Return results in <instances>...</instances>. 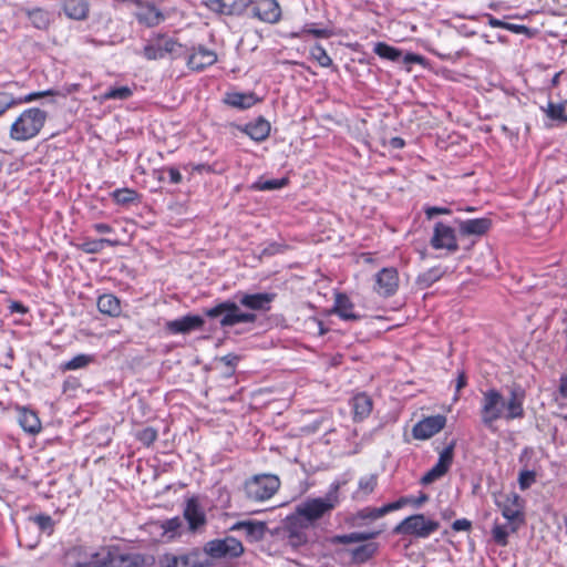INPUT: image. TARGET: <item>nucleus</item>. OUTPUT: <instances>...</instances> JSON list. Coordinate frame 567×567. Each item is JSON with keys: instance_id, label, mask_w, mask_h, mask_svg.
Wrapping results in <instances>:
<instances>
[{"instance_id": "f257e3e1", "label": "nucleus", "mask_w": 567, "mask_h": 567, "mask_svg": "<svg viewBox=\"0 0 567 567\" xmlns=\"http://www.w3.org/2000/svg\"><path fill=\"white\" fill-rule=\"evenodd\" d=\"M276 298L274 292H241L238 291L234 300L218 302L212 308L205 309L204 313L210 319L220 318L219 326L223 329L234 327L239 323H255L257 321L256 312H267L271 309V303Z\"/></svg>"}, {"instance_id": "f03ea898", "label": "nucleus", "mask_w": 567, "mask_h": 567, "mask_svg": "<svg viewBox=\"0 0 567 567\" xmlns=\"http://www.w3.org/2000/svg\"><path fill=\"white\" fill-rule=\"evenodd\" d=\"M525 391L519 385L509 390L508 398H505L497 389L492 388L482 393L481 399V422L487 429L498 420L506 422L523 419Z\"/></svg>"}, {"instance_id": "7ed1b4c3", "label": "nucleus", "mask_w": 567, "mask_h": 567, "mask_svg": "<svg viewBox=\"0 0 567 567\" xmlns=\"http://www.w3.org/2000/svg\"><path fill=\"white\" fill-rule=\"evenodd\" d=\"M343 483L334 481L330 484L323 497L308 498L296 507V514L308 526H313L319 519L330 516L340 504V489Z\"/></svg>"}, {"instance_id": "20e7f679", "label": "nucleus", "mask_w": 567, "mask_h": 567, "mask_svg": "<svg viewBox=\"0 0 567 567\" xmlns=\"http://www.w3.org/2000/svg\"><path fill=\"white\" fill-rule=\"evenodd\" d=\"M280 478L275 474H256L245 481L243 491L251 502L261 503L270 499L280 488Z\"/></svg>"}, {"instance_id": "39448f33", "label": "nucleus", "mask_w": 567, "mask_h": 567, "mask_svg": "<svg viewBox=\"0 0 567 567\" xmlns=\"http://www.w3.org/2000/svg\"><path fill=\"white\" fill-rule=\"evenodd\" d=\"M146 557L138 553L118 554L103 550L93 555L91 561L78 563L75 567H143Z\"/></svg>"}, {"instance_id": "423d86ee", "label": "nucleus", "mask_w": 567, "mask_h": 567, "mask_svg": "<svg viewBox=\"0 0 567 567\" xmlns=\"http://www.w3.org/2000/svg\"><path fill=\"white\" fill-rule=\"evenodd\" d=\"M440 523L424 514H413L401 520L394 528L393 533L402 536L426 539L437 532Z\"/></svg>"}, {"instance_id": "0eeeda50", "label": "nucleus", "mask_w": 567, "mask_h": 567, "mask_svg": "<svg viewBox=\"0 0 567 567\" xmlns=\"http://www.w3.org/2000/svg\"><path fill=\"white\" fill-rule=\"evenodd\" d=\"M309 528L310 526L301 520L296 514H291L286 517L280 532L286 544L293 549H298L308 543Z\"/></svg>"}, {"instance_id": "6e6552de", "label": "nucleus", "mask_w": 567, "mask_h": 567, "mask_svg": "<svg viewBox=\"0 0 567 567\" xmlns=\"http://www.w3.org/2000/svg\"><path fill=\"white\" fill-rule=\"evenodd\" d=\"M205 551L210 558H238L245 548L240 540L233 536L223 539H213L205 544Z\"/></svg>"}, {"instance_id": "1a4fd4ad", "label": "nucleus", "mask_w": 567, "mask_h": 567, "mask_svg": "<svg viewBox=\"0 0 567 567\" xmlns=\"http://www.w3.org/2000/svg\"><path fill=\"white\" fill-rule=\"evenodd\" d=\"M502 511V515L507 519L512 533H516L525 523L523 513V501L516 493L505 495L503 502L497 503Z\"/></svg>"}, {"instance_id": "9d476101", "label": "nucleus", "mask_w": 567, "mask_h": 567, "mask_svg": "<svg viewBox=\"0 0 567 567\" xmlns=\"http://www.w3.org/2000/svg\"><path fill=\"white\" fill-rule=\"evenodd\" d=\"M137 10L134 13L137 22L146 28H154L165 21L166 17L155 3L142 0H128Z\"/></svg>"}, {"instance_id": "9b49d317", "label": "nucleus", "mask_w": 567, "mask_h": 567, "mask_svg": "<svg viewBox=\"0 0 567 567\" xmlns=\"http://www.w3.org/2000/svg\"><path fill=\"white\" fill-rule=\"evenodd\" d=\"M430 244L434 249H446L449 252L458 250L455 229L442 221L435 223Z\"/></svg>"}, {"instance_id": "f8f14e48", "label": "nucleus", "mask_w": 567, "mask_h": 567, "mask_svg": "<svg viewBox=\"0 0 567 567\" xmlns=\"http://www.w3.org/2000/svg\"><path fill=\"white\" fill-rule=\"evenodd\" d=\"M252 18L266 23H277L281 19V8L277 0H251L249 7Z\"/></svg>"}, {"instance_id": "ddd939ff", "label": "nucleus", "mask_w": 567, "mask_h": 567, "mask_svg": "<svg viewBox=\"0 0 567 567\" xmlns=\"http://www.w3.org/2000/svg\"><path fill=\"white\" fill-rule=\"evenodd\" d=\"M11 137L27 141L35 136V107L25 110L11 125Z\"/></svg>"}, {"instance_id": "4468645a", "label": "nucleus", "mask_w": 567, "mask_h": 567, "mask_svg": "<svg viewBox=\"0 0 567 567\" xmlns=\"http://www.w3.org/2000/svg\"><path fill=\"white\" fill-rule=\"evenodd\" d=\"M399 288V274L393 267L382 268L375 275L374 291L384 298L393 296Z\"/></svg>"}, {"instance_id": "2eb2a0df", "label": "nucleus", "mask_w": 567, "mask_h": 567, "mask_svg": "<svg viewBox=\"0 0 567 567\" xmlns=\"http://www.w3.org/2000/svg\"><path fill=\"white\" fill-rule=\"evenodd\" d=\"M454 447L455 443L452 442L440 453L437 463L421 478L422 484H431L447 473L453 462Z\"/></svg>"}, {"instance_id": "dca6fc26", "label": "nucleus", "mask_w": 567, "mask_h": 567, "mask_svg": "<svg viewBox=\"0 0 567 567\" xmlns=\"http://www.w3.org/2000/svg\"><path fill=\"white\" fill-rule=\"evenodd\" d=\"M205 320L198 315H186L175 320L166 321L165 330L171 334H188L203 329Z\"/></svg>"}, {"instance_id": "f3484780", "label": "nucleus", "mask_w": 567, "mask_h": 567, "mask_svg": "<svg viewBox=\"0 0 567 567\" xmlns=\"http://www.w3.org/2000/svg\"><path fill=\"white\" fill-rule=\"evenodd\" d=\"M446 423L444 415L437 414L419 421L412 429L413 437L416 440H427L439 433Z\"/></svg>"}, {"instance_id": "a211bd4d", "label": "nucleus", "mask_w": 567, "mask_h": 567, "mask_svg": "<svg viewBox=\"0 0 567 567\" xmlns=\"http://www.w3.org/2000/svg\"><path fill=\"white\" fill-rule=\"evenodd\" d=\"M183 515L192 532H196L206 525V514L197 496L186 499Z\"/></svg>"}, {"instance_id": "6ab92c4d", "label": "nucleus", "mask_w": 567, "mask_h": 567, "mask_svg": "<svg viewBox=\"0 0 567 567\" xmlns=\"http://www.w3.org/2000/svg\"><path fill=\"white\" fill-rule=\"evenodd\" d=\"M268 527L265 522L247 519L239 520L229 527L230 532H243L248 543H258L264 539Z\"/></svg>"}, {"instance_id": "aec40b11", "label": "nucleus", "mask_w": 567, "mask_h": 567, "mask_svg": "<svg viewBox=\"0 0 567 567\" xmlns=\"http://www.w3.org/2000/svg\"><path fill=\"white\" fill-rule=\"evenodd\" d=\"M251 4V0H209L207 7L219 14L241 16Z\"/></svg>"}, {"instance_id": "412c9836", "label": "nucleus", "mask_w": 567, "mask_h": 567, "mask_svg": "<svg viewBox=\"0 0 567 567\" xmlns=\"http://www.w3.org/2000/svg\"><path fill=\"white\" fill-rule=\"evenodd\" d=\"M216 61L217 54L215 51L204 45H198L197 48H193L192 53L188 54L187 66L193 71L200 72L207 66L215 64Z\"/></svg>"}, {"instance_id": "4be33fe9", "label": "nucleus", "mask_w": 567, "mask_h": 567, "mask_svg": "<svg viewBox=\"0 0 567 567\" xmlns=\"http://www.w3.org/2000/svg\"><path fill=\"white\" fill-rule=\"evenodd\" d=\"M331 313L344 321H358L361 316L354 311V303L346 293H337Z\"/></svg>"}, {"instance_id": "5701e85b", "label": "nucleus", "mask_w": 567, "mask_h": 567, "mask_svg": "<svg viewBox=\"0 0 567 567\" xmlns=\"http://www.w3.org/2000/svg\"><path fill=\"white\" fill-rule=\"evenodd\" d=\"M455 221L462 236H483L492 226L489 218L456 219Z\"/></svg>"}, {"instance_id": "b1692460", "label": "nucleus", "mask_w": 567, "mask_h": 567, "mask_svg": "<svg viewBox=\"0 0 567 567\" xmlns=\"http://www.w3.org/2000/svg\"><path fill=\"white\" fill-rule=\"evenodd\" d=\"M224 103L237 110H247L257 104L260 99L254 92H227Z\"/></svg>"}, {"instance_id": "393cba45", "label": "nucleus", "mask_w": 567, "mask_h": 567, "mask_svg": "<svg viewBox=\"0 0 567 567\" xmlns=\"http://www.w3.org/2000/svg\"><path fill=\"white\" fill-rule=\"evenodd\" d=\"M350 404L352 408L353 420L355 422L367 419L371 414L373 408L372 399L365 393L355 394L351 399Z\"/></svg>"}, {"instance_id": "a878e982", "label": "nucleus", "mask_w": 567, "mask_h": 567, "mask_svg": "<svg viewBox=\"0 0 567 567\" xmlns=\"http://www.w3.org/2000/svg\"><path fill=\"white\" fill-rule=\"evenodd\" d=\"M62 9L69 19L83 21L89 17L90 4L86 0H62Z\"/></svg>"}, {"instance_id": "bb28decb", "label": "nucleus", "mask_w": 567, "mask_h": 567, "mask_svg": "<svg viewBox=\"0 0 567 567\" xmlns=\"http://www.w3.org/2000/svg\"><path fill=\"white\" fill-rule=\"evenodd\" d=\"M378 486V475L369 474L359 478L358 488L352 493L351 497L355 502H363L371 495Z\"/></svg>"}, {"instance_id": "cd10ccee", "label": "nucleus", "mask_w": 567, "mask_h": 567, "mask_svg": "<svg viewBox=\"0 0 567 567\" xmlns=\"http://www.w3.org/2000/svg\"><path fill=\"white\" fill-rule=\"evenodd\" d=\"M97 309L110 317H118L122 312L121 300L113 293H103L97 298Z\"/></svg>"}, {"instance_id": "c85d7f7f", "label": "nucleus", "mask_w": 567, "mask_h": 567, "mask_svg": "<svg viewBox=\"0 0 567 567\" xmlns=\"http://www.w3.org/2000/svg\"><path fill=\"white\" fill-rule=\"evenodd\" d=\"M8 89H11V85L4 87L3 90H0V115L13 105L35 100V92H31L23 97H16L12 92L8 91Z\"/></svg>"}, {"instance_id": "c756f323", "label": "nucleus", "mask_w": 567, "mask_h": 567, "mask_svg": "<svg viewBox=\"0 0 567 567\" xmlns=\"http://www.w3.org/2000/svg\"><path fill=\"white\" fill-rule=\"evenodd\" d=\"M245 132L251 140L262 142L269 136L270 124L264 117H258L255 122L246 125Z\"/></svg>"}, {"instance_id": "7c9ffc66", "label": "nucleus", "mask_w": 567, "mask_h": 567, "mask_svg": "<svg viewBox=\"0 0 567 567\" xmlns=\"http://www.w3.org/2000/svg\"><path fill=\"white\" fill-rule=\"evenodd\" d=\"M380 532H353L350 534L336 535L332 538L333 544H354L374 539L379 536Z\"/></svg>"}, {"instance_id": "2f4dec72", "label": "nucleus", "mask_w": 567, "mask_h": 567, "mask_svg": "<svg viewBox=\"0 0 567 567\" xmlns=\"http://www.w3.org/2000/svg\"><path fill=\"white\" fill-rule=\"evenodd\" d=\"M445 272L446 270L444 268L441 266H435L420 274L415 282L420 289H427L433 284L439 281L445 275Z\"/></svg>"}, {"instance_id": "473e14b6", "label": "nucleus", "mask_w": 567, "mask_h": 567, "mask_svg": "<svg viewBox=\"0 0 567 567\" xmlns=\"http://www.w3.org/2000/svg\"><path fill=\"white\" fill-rule=\"evenodd\" d=\"M384 516L383 507H364L352 515L350 522L353 526H361L362 522H373Z\"/></svg>"}, {"instance_id": "72a5a7b5", "label": "nucleus", "mask_w": 567, "mask_h": 567, "mask_svg": "<svg viewBox=\"0 0 567 567\" xmlns=\"http://www.w3.org/2000/svg\"><path fill=\"white\" fill-rule=\"evenodd\" d=\"M157 41L161 43L164 55H173L174 58L181 56L184 53V45L178 43L173 38L166 37L165 34H156Z\"/></svg>"}, {"instance_id": "f704fd0d", "label": "nucleus", "mask_w": 567, "mask_h": 567, "mask_svg": "<svg viewBox=\"0 0 567 567\" xmlns=\"http://www.w3.org/2000/svg\"><path fill=\"white\" fill-rule=\"evenodd\" d=\"M378 550V545L368 543L360 545L351 550L352 561L354 564H363L374 556Z\"/></svg>"}, {"instance_id": "c9c22d12", "label": "nucleus", "mask_w": 567, "mask_h": 567, "mask_svg": "<svg viewBox=\"0 0 567 567\" xmlns=\"http://www.w3.org/2000/svg\"><path fill=\"white\" fill-rule=\"evenodd\" d=\"M105 245L114 247L117 245V241L109 238L87 239L81 244L80 248L86 254H99Z\"/></svg>"}, {"instance_id": "e433bc0d", "label": "nucleus", "mask_w": 567, "mask_h": 567, "mask_svg": "<svg viewBox=\"0 0 567 567\" xmlns=\"http://www.w3.org/2000/svg\"><path fill=\"white\" fill-rule=\"evenodd\" d=\"M373 52L382 59L396 62L402 56L401 50L386 44L385 42H377Z\"/></svg>"}, {"instance_id": "4c0bfd02", "label": "nucleus", "mask_w": 567, "mask_h": 567, "mask_svg": "<svg viewBox=\"0 0 567 567\" xmlns=\"http://www.w3.org/2000/svg\"><path fill=\"white\" fill-rule=\"evenodd\" d=\"M133 95L132 87L124 85V86H112L109 87L102 95V101H109V100H118V101H125L128 100Z\"/></svg>"}, {"instance_id": "58836bf2", "label": "nucleus", "mask_w": 567, "mask_h": 567, "mask_svg": "<svg viewBox=\"0 0 567 567\" xmlns=\"http://www.w3.org/2000/svg\"><path fill=\"white\" fill-rule=\"evenodd\" d=\"M18 422L25 432L35 434V412L20 408L18 410Z\"/></svg>"}, {"instance_id": "ea45409f", "label": "nucleus", "mask_w": 567, "mask_h": 567, "mask_svg": "<svg viewBox=\"0 0 567 567\" xmlns=\"http://www.w3.org/2000/svg\"><path fill=\"white\" fill-rule=\"evenodd\" d=\"M113 200L118 205H128L138 200V193L131 188L115 189L111 194Z\"/></svg>"}, {"instance_id": "a19ab883", "label": "nucleus", "mask_w": 567, "mask_h": 567, "mask_svg": "<svg viewBox=\"0 0 567 567\" xmlns=\"http://www.w3.org/2000/svg\"><path fill=\"white\" fill-rule=\"evenodd\" d=\"M187 554L188 567H209L212 565L210 556L205 551V548L203 551L194 549Z\"/></svg>"}, {"instance_id": "79ce46f5", "label": "nucleus", "mask_w": 567, "mask_h": 567, "mask_svg": "<svg viewBox=\"0 0 567 567\" xmlns=\"http://www.w3.org/2000/svg\"><path fill=\"white\" fill-rule=\"evenodd\" d=\"M288 184V178H275V179H267L262 181L259 179L255 182L251 186L252 189L256 190H274V189H280L285 187Z\"/></svg>"}, {"instance_id": "37998d69", "label": "nucleus", "mask_w": 567, "mask_h": 567, "mask_svg": "<svg viewBox=\"0 0 567 567\" xmlns=\"http://www.w3.org/2000/svg\"><path fill=\"white\" fill-rule=\"evenodd\" d=\"M310 55L322 68H329L332 65V59L329 56L326 49L321 44H315L310 49Z\"/></svg>"}, {"instance_id": "c03bdc74", "label": "nucleus", "mask_w": 567, "mask_h": 567, "mask_svg": "<svg viewBox=\"0 0 567 567\" xmlns=\"http://www.w3.org/2000/svg\"><path fill=\"white\" fill-rule=\"evenodd\" d=\"M143 55L147 60H159L164 59L165 55L161 48L159 41H157L156 37L153 38L143 49Z\"/></svg>"}, {"instance_id": "a18cd8bd", "label": "nucleus", "mask_w": 567, "mask_h": 567, "mask_svg": "<svg viewBox=\"0 0 567 567\" xmlns=\"http://www.w3.org/2000/svg\"><path fill=\"white\" fill-rule=\"evenodd\" d=\"M93 361V357L89 354H78L71 360L63 363L62 368L64 371L78 370L85 368Z\"/></svg>"}, {"instance_id": "49530a36", "label": "nucleus", "mask_w": 567, "mask_h": 567, "mask_svg": "<svg viewBox=\"0 0 567 567\" xmlns=\"http://www.w3.org/2000/svg\"><path fill=\"white\" fill-rule=\"evenodd\" d=\"M511 532V527L509 525H499V524H495L492 528V537H493V540L498 545V546H506L508 544V535H509Z\"/></svg>"}, {"instance_id": "de8ad7c7", "label": "nucleus", "mask_w": 567, "mask_h": 567, "mask_svg": "<svg viewBox=\"0 0 567 567\" xmlns=\"http://www.w3.org/2000/svg\"><path fill=\"white\" fill-rule=\"evenodd\" d=\"M312 34L316 38H329L331 32L328 29H316L312 28V24L305 25L300 31L291 32V38H300L302 34Z\"/></svg>"}, {"instance_id": "09e8293b", "label": "nucleus", "mask_w": 567, "mask_h": 567, "mask_svg": "<svg viewBox=\"0 0 567 567\" xmlns=\"http://www.w3.org/2000/svg\"><path fill=\"white\" fill-rule=\"evenodd\" d=\"M157 431L152 426L144 427L141 430L136 439L145 446H151L157 440Z\"/></svg>"}, {"instance_id": "8fccbe9b", "label": "nucleus", "mask_w": 567, "mask_h": 567, "mask_svg": "<svg viewBox=\"0 0 567 567\" xmlns=\"http://www.w3.org/2000/svg\"><path fill=\"white\" fill-rule=\"evenodd\" d=\"M536 482V472L522 470L518 475V484L522 491L528 489Z\"/></svg>"}, {"instance_id": "3c124183", "label": "nucleus", "mask_w": 567, "mask_h": 567, "mask_svg": "<svg viewBox=\"0 0 567 567\" xmlns=\"http://www.w3.org/2000/svg\"><path fill=\"white\" fill-rule=\"evenodd\" d=\"M54 525H55V522L49 515H44V514L38 515V528L42 533H45L49 536L52 535V533L54 530Z\"/></svg>"}, {"instance_id": "603ef678", "label": "nucleus", "mask_w": 567, "mask_h": 567, "mask_svg": "<svg viewBox=\"0 0 567 567\" xmlns=\"http://www.w3.org/2000/svg\"><path fill=\"white\" fill-rule=\"evenodd\" d=\"M433 53L436 56H439L440 59L447 60V61H454V60H457L461 56L467 54L466 50L464 48L455 50V51H453V50H450V51L433 50Z\"/></svg>"}, {"instance_id": "864d4df0", "label": "nucleus", "mask_w": 567, "mask_h": 567, "mask_svg": "<svg viewBox=\"0 0 567 567\" xmlns=\"http://www.w3.org/2000/svg\"><path fill=\"white\" fill-rule=\"evenodd\" d=\"M182 519L178 516H176L164 520L162 524V528L165 534H171V536H174L182 527Z\"/></svg>"}, {"instance_id": "5fc2aeb1", "label": "nucleus", "mask_w": 567, "mask_h": 567, "mask_svg": "<svg viewBox=\"0 0 567 567\" xmlns=\"http://www.w3.org/2000/svg\"><path fill=\"white\" fill-rule=\"evenodd\" d=\"M545 112L549 118L561 121L565 113V105L549 102Z\"/></svg>"}, {"instance_id": "6e6d98bb", "label": "nucleus", "mask_w": 567, "mask_h": 567, "mask_svg": "<svg viewBox=\"0 0 567 567\" xmlns=\"http://www.w3.org/2000/svg\"><path fill=\"white\" fill-rule=\"evenodd\" d=\"M412 496H402L395 502L389 503L383 505L384 515L389 514L390 512L398 511L402 508L403 506L411 504Z\"/></svg>"}, {"instance_id": "4d7b16f0", "label": "nucleus", "mask_w": 567, "mask_h": 567, "mask_svg": "<svg viewBox=\"0 0 567 567\" xmlns=\"http://www.w3.org/2000/svg\"><path fill=\"white\" fill-rule=\"evenodd\" d=\"M161 173H166L167 174L168 182L171 184H179L183 181V176H182L179 169L174 167V166L163 167L161 169Z\"/></svg>"}, {"instance_id": "13d9d810", "label": "nucleus", "mask_w": 567, "mask_h": 567, "mask_svg": "<svg viewBox=\"0 0 567 567\" xmlns=\"http://www.w3.org/2000/svg\"><path fill=\"white\" fill-rule=\"evenodd\" d=\"M159 567H178V555L164 554L158 559Z\"/></svg>"}, {"instance_id": "bf43d9fd", "label": "nucleus", "mask_w": 567, "mask_h": 567, "mask_svg": "<svg viewBox=\"0 0 567 567\" xmlns=\"http://www.w3.org/2000/svg\"><path fill=\"white\" fill-rule=\"evenodd\" d=\"M424 212L429 219L433 218L436 215H450L452 213V210L447 207L437 206L426 207Z\"/></svg>"}, {"instance_id": "052dcab7", "label": "nucleus", "mask_w": 567, "mask_h": 567, "mask_svg": "<svg viewBox=\"0 0 567 567\" xmlns=\"http://www.w3.org/2000/svg\"><path fill=\"white\" fill-rule=\"evenodd\" d=\"M452 528L455 532H468L472 528V523L466 518L456 519L453 522Z\"/></svg>"}, {"instance_id": "680f3d73", "label": "nucleus", "mask_w": 567, "mask_h": 567, "mask_svg": "<svg viewBox=\"0 0 567 567\" xmlns=\"http://www.w3.org/2000/svg\"><path fill=\"white\" fill-rule=\"evenodd\" d=\"M505 30H508L513 33H516V34H527V35H530V30L528 27L526 25H523V24H514V23H508L506 24V28Z\"/></svg>"}, {"instance_id": "e2e57ef3", "label": "nucleus", "mask_w": 567, "mask_h": 567, "mask_svg": "<svg viewBox=\"0 0 567 567\" xmlns=\"http://www.w3.org/2000/svg\"><path fill=\"white\" fill-rule=\"evenodd\" d=\"M37 96H38V100L44 99L47 96H53L56 100H65L66 99V95L64 93H61L60 91H53V90H48V91H42V92L38 91Z\"/></svg>"}, {"instance_id": "0e129e2a", "label": "nucleus", "mask_w": 567, "mask_h": 567, "mask_svg": "<svg viewBox=\"0 0 567 567\" xmlns=\"http://www.w3.org/2000/svg\"><path fill=\"white\" fill-rule=\"evenodd\" d=\"M467 384V377L465 374L464 371H461L458 372V375H457V379H456V383H455V391H456V394H455V400L458 399V392L465 388Z\"/></svg>"}, {"instance_id": "69168bd1", "label": "nucleus", "mask_w": 567, "mask_h": 567, "mask_svg": "<svg viewBox=\"0 0 567 567\" xmlns=\"http://www.w3.org/2000/svg\"><path fill=\"white\" fill-rule=\"evenodd\" d=\"M18 544L20 547H24L29 550H31L35 547V545L33 543L29 542L20 530H18Z\"/></svg>"}, {"instance_id": "338daca9", "label": "nucleus", "mask_w": 567, "mask_h": 567, "mask_svg": "<svg viewBox=\"0 0 567 567\" xmlns=\"http://www.w3.org/2000/svg\"><path fill=\"white\" fill-rule=\"evenodd\" d=\"M92 227L96 233L100 234H110L113 231V228L109 224L104 223H96Z\"/></svg>"}, {"instance_id": "774afa93", "label": "nucleus", "mask_w": 567, "mask_h": 567, "mask_svg": "<svg viewBox=\"0 0 567 567\" xmlns=\"http://www.w3.org/2000/svg\"><path fill=\"white\" fill-rule=\"evenodd\" d=\"M559 393L567 399V373L560 377Z\"/></svg>"}]
</instances>
